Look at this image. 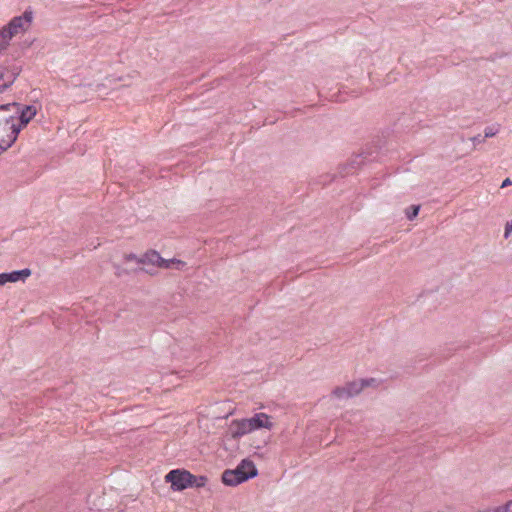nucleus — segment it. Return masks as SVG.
<instances>
[{"label": "nucleus", "mask_w": 512, "mask_h": 512, "mask_svg": "<svg viewBox=\"0 0 512 512\" xmlns=\"http://www.w3.org/2000/svg\"><path fill=\"white\" fill-rule=\"evenodd\" d=\"M17 108L13 105H0V153L6 151L18 136Z\"/></svg>", "instance_id": "nucleus-1"}, {"label": "nucleus", "mask_w": 512, "mask_h": 512, "mask_svg": "<svg viewBox=\"0 0 512 512\" xmlns=\"http://www.w3.org/2000/svg\"><path fill=\"white\" fill-rule=\"evenodd\" d=\"M258 474L255 464L249 459H243L239 465L232 470H226L222 475V480L226 485L236 486Z\"/></svg>", "instance_id": "nucleus-2"}, {"label": "nucleus", "mask_w": 512, "mask_h": 512, "mask_svg": "<svg viewBox=\"0 0 512 512\" xmlns=\"http://www.w3.org/2000/svg\"><path fill=\"white\" fill-rule=\"evenodd\" d=\"M139 261L144 266H157L163 269H177L181 270L186 264L177 259L166 260L160 256L156 251H149L139 258Z\"/></svg>", "instance_id": "nucleus-3"}, {"label": "nucleus", "mask_w": 512, "mask_h": 512, "mask_svg": "<svg viewBox=\"0 0 512 512\" xmlns=\"http://www.w3.org/2000/svg\"><path fill=\"white\" fill-rule=\"evenodd\" d=\"M165 480L174 491H182L192 484V474L186 470L175 469L165 476Z\"/></svg>", "instance_id": "nucleus-4"}, {"label": "nucleus", "mask_w": 512, "mask_h": 512, "mask_svg": "<svg viewBox=\"0 0 512 512\" xmlns=\"http://www.w3.org/2000/svg\"><path fill=\"white\" fill-rule=\"evenodd\" d=\"M257 430L253 416L249 418L236 419L230 424V432L232 437L238 438Z\"/></svg>", "instance_id": "nucleus-5"}, {"label": "nucleus", "mask_w": 512, "mask_h": 512, "mask_svg": "<svg viewBox=\"0 0 512 512\" xmlns=\"http://www.w3.org/2000/svg\"><path fill=\"white\" fill-rule=\"evenodd\" d=\"M138 256H136L133 253L125 254L123 256V262L122 263H113V267L115 269V275L118 277H121L123 275H127L131 272L136 271V267L133 265L139 266L142 265V263L139 261Z\"/></svg>", "instance_id": "nucleus-6"}, {"label": "nucleus", "mask_w": 512, "mask_h": 512, "mask_svg": "<svg viewBox=\"0 0 512 512\" xmlns=\"http://www.w3.org/2000/svg\"><path fill=\"white\" fill-rule=\"evenodd\" d=\"M21 66L13 64L0 68V93L6 91L21 73Z\"/></svg>", "instance_id": "nucleus-7"}, {"label": "nucleus", "mask_w": 512, "mask_h": 512, "mask_svg": "<svg viewBox=\"0 0 512 512\" xmlns=\"http://www.w3.org/2000/svg\"><path fill=\"white\" fill-rule=\"evenodd\" d=\"M33 14L32 12H25L22 16L13 18L7 28L6 32H18L20 30L27 31L32 28Z\"/></svg>", "instance_id": "nucleus-8"}, {"label": "nucleus", "mask_w": 512, "mask_h": 512, "mask_svg": "<svg viewBox=\"0 0 512 512\" xmlns=\"http://www.w3.org/2000/svg\"><path fill=\"white\" fill-rule=\"evenodd\" d=\"M10 105H13L17 108L19 114L17 115V126H18V133L20 130L26 126L37 114V108L33 105H27L24 107H21L17 103H11Z\"/></svg>", "instance_id": "nucleus-9"}, {"label": "nucleus", "mask_w": 512, "mask_h": 512, "mask_svg": "<svg viewBox=\"0 0 512 512\" xmlns=\"http://www.w3.org/2000/svg\"><path fill=\"white\" fill-rule=\"evenodd\" d=\"M348 388V393H350L351 397L357 396L360 394L365 388L372 387L376 388L379 386V380L376 378H362L356 379L346 384Z\"/></svg>", "instance_id": "nucleus-10"}, {"label": "nucleus", "mask_w": 512, "mask_h": 512, "mask_svg": "<svg viewBox=\"0 0 512 512\" xmlns=\"http://www.w3.org/2000/svg\"><path fill=\"white\" fill-rule=\"evenodd\" d=\"M30 275H31V271L29 269L13 271L11 273H1L0 274V286H3L8 282L15 283L19 280H25Z\"/></svg>", "instance_id": "nucleus-11"}, {"label": "nucleus", "mask_w": 512, "mask_h": 512, "mask_svg": "<svg viewBox=\"0 0 512 512\" xmlns=\"http://www.w3.org/2000/svg\"><path fill=\"white\" fill-rule=\"evenodd\" d=\"M253 419L255 421L257 430L265 429L269 431L272 430L275 426L273 417L264 412L254 414Z\"/></svg>", "instance_id": "nucleus-12"}, {"label": "nucleus", "mask_w": 512, "mask_h": 512, "mask_svg": "<svg viewBox=\"0 0 512 512\" xmlns=\"http://www.w3.org/2000/svg\"><path fill=\"white\" fill-rule=\"evenodd\" d=\"M332 397L335 399H338V400H347V399L351 398V395H350V393H348L347 386L344 385L341 387H336L332 391Z\"/></svg>", "instance_id": "nucleus-13"}, {"label": "nucleus", "mask_w": 512, "mask_h": 512, "mask_svg": "<svg viewBox=\"0 0 512 512\" xmlns=\"http://www.w3.org/2000/svg\"><path fill=\"white\" fill-rule=\"evenodd\" d=\"M13 34H0V53L9 45Z\"/></svg>", "instance_id": "nucleus-14"}, {"label": "nucleus", "mask_w": 512, "mask_h": 512, "mask_svg": "<svg viewBox=\"0 0 512 512\" xmlns=\"http://www.w3.org/2000/svg\"><path fill=\"white\" fill-rule=\"evenodd\" d=\"M479 512H510V505H501L497 507H490Z\"/></svg>", "instance_id": "nucleus-15"}, {"label": "nucleus", "mask_w": 512, "mask_h": 512, "mask_svg": "<svg viewBox=\"0 0 512 512\" xmlns=\"http://www.w3.org/2000/svg\"><path fill=\"white\" fill-rule=\"evenodd\" d=\"M419 210H420L419 205L411 206L409 209L406 210L407 218L409 220L414 219L418 215Z\"/></svg>", "instance_id": "nucleus-16"}, {"label": "nucleus", "mask_w": 512, "mask_h": 512, "mask_svg": "<svg viewBox=\"0 0 512 512\" xmlns=\"http://www.w3.org/2000/svg\"><path fill=\"white\" fill-rule=\"evenodd\" d=\"M495 134H496V131L492 127H487L484 130V135L486 138L493 137V136H495Z\"/></svg>", "instance_id": "nucleus-17"}, {"label": "nucleus", "mask_w": 512, "mask_h": 512, "mask_svg": "<svg viewBox=\"0 0 512 512\" xmlns=\"http://www.w3.org/2000/svg\"><path fill=\"white\" fill-rule=\"evenodd\" d=\"M511 232H512V220L506 224L504 236L508 237Z\"/></svg>", "instance_id": "nucleus-18"}, {"label": "nucleus", "mask_w": 512, "mask_h": 512, "mask_svg": "<svg viewBox=\"0 0 512 512\" xmlns=\"http://www.w3.org/2000/svg\"><path fill=\"white\" fill-rule=\"evenodd\" d=\"M510 185H512V181L510 180V178H506V179L502 182L501 188H505V187L510 186Z\"/></svg>", "instance_id": "nucleus-19"}, {"label": "nucleus", "mask_w": 512, "mask_h": 512, "mask_svg": "<svg viewBox=\"0 0 512 512\" xmlns=\"http://www.w3.org/2000/svg\"><path fill=\"white\" fill-rule=\"evenodd\" d=\"M506 505H510V512H512V500L508 501L507 503H505Z\"/></svg>", "instance_id": "nucleus-20"}]
</instances>
